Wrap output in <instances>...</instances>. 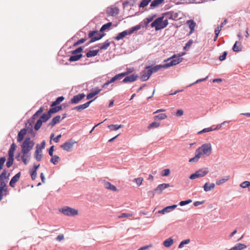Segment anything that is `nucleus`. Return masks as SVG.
Masks as SVG:
<instances>
[{
  "label": "nucleus",
  "instance_id": "14",
  "mask_svg": "<svg viewBox=\"0 0 250 250\" xmlns=\"http://www.w3.org/2000/svg\"><path fill=\"white\" fill-rule=\"evenodd\" d=\"M103 35H100L97 31H90L88 34L89 38L91 39L90 41V43L100 40L103 37Z\"/></svg>",
  "mask_w": 250,
  "mask_h": 250
},
{
  "label": "nucleus",
  "instance_id": "56",
  "mask_svg": "<svg viewBox=\"0 0 250 250\" xmlns=\"http://www.w3.org/2000/svg\"><path fill=\"white\" fill-rule=\"evenodd\" d=\"M229 121H224L223 123H222L221 124L218 125L216 126V127H213V129H214V130L219 129L222 127V125H224L226 123H229Z\"/></svg>",
  "mask_w": 250,
  "mask_h": 250
},
{
  "label": "nucleus",
  "instance_id": "40",
  "mask_svg": "<svg viewBox=\"0 0 250 250\" xmlns=\"http://www.w3.org/2000/svg\"><path fill=\"white\" fill-rule=\"evenodd\" d=\"M14 157L12 156H9L8 161L6 162V165L7 167H10L13 164Z\"/></svg>",
  "mask_w": 250,
  "mask_h": 250
},
{
  "label": "nucleus",
  "instance_id": "8",
  "mask_svg": "<svg viewBox=\"0 0 250 250\" xmlns=\"http://www.w3.org/2000/svg\"><path fill=\"white\" fill-rule=\"evenodd\" d=\"M45 141H43L41 145L40 146L37 144L36 147V150L34 153V157L35 159L38 161H40L42 158V149L45 147Z\"/></svg>",
  "mask_w": 250,
  "mask_h": 250
},
{
  "label": "nucleus",
  "instance_id": "31",
  "mask_svg": "<svg viewBox=\"0 0 250 250\" xmlns=\"http://www.w3.org/2000/svg\"><path fill=\"white\" fill-rule=\"evenodd\" d=\"M82 57V54H75L71 56L69 59L70 62H75L78 61Z\"/></svg>",
  "mask_w": 250,
  "mask_h": 250
},
{
  "label": "nucleus",
  "instance_id": "15",
  "mask_svg": "<svg viewBox=\"0 0 250 250\" xmlns=\"http://www.w3.org/2000/svg\"><path fill=\"white\" fill-rule=\"evenodd\" d=\"M119 9L117 7L111 6L107 9V13L109 16H115L118 14Z\"/></svg>",
  "mask_w": 250,
  "mask_h": 250
},
{
  "label": "nucleus",
  "instance_id": "44",
  "mask_svg": "<svg viewBox=\"0 0 250 250\" xmlns=\"http://www.w3.org/2000/svg\"><path fill=\"white\" fill-rule=\"evenodd\" d=\"M213 130H214V129H213V126H211L210 127L205 128L202 129V130L199 131L198 134H202L203 133H206V132L212 131Z\"/></svg>",
  "mask_w": 250,
  "mask_h": 250
},
{
  "label": "nucleus",
  "instance_id": "16",
  "mask_svg": "<svg viewBox=\"0 0 250 250\" xmlns=\"http://www.w3.org/2000/svg\"><path fill=\"white\" fill-rule=\"evenodd\" d=\"M169 187L170 185L169 184L164 183L160 184L155 188V191L157 192L158 194H160L165 189Z\"/></svg>",
  "mask_w": 250,
  "mask_h": 250
},
{
  "label": "nucleus",
  "instance_id": "51",
  "mask_svg": "<svg viewBox=\"0 0 250 250\" xmlns=\"http://www.w3.org/2000/svg\"><path fill=\"white\" fill-rule=\"evenodd\" d=\"M5 161H6V158L5 157H2L0 158V170L2 169Z\"/></svg>",
  "mask_w": 250,
  "mask_h": 250
},
{
  "label": "nucleus",
  "instance_id": "50",
  "mask_svg": "<svg viewBox=\"0 0 250 250\" xmlns=\"http://www.w3.org/2000/svg\"><path fill=\"white\" fill-rule=\"evenodd\" d=\"M86 41V39H84V38L81 39V40H78L77 42L74 43L73 44V46H78L79 44L84 43Z\"/></svg>",
  "mask_w": 250,
  "mask_h": 250
},
{
  "label": "nucleus",
  "instance_id": "37",
  "mask_svg": "<svg viewBox=\"0 0 250 250\" xmlns=\"http://www.w3.org/2000/svg\"><path fill=\"white\" fill-rule=\"evenodd\" d=\"M160 123L154 122L148 125L147 128L148 129H151L152 128H158V127L160 126Z\"/></svg>",
  "mask_w": 250,
  "mask_h": 250
},
{
  "label": "nucleus",
  "instance_id": "5",
  "mask_svg": "<svg viewBox=\"0 0 250 250\" xmlns=\"http://www.w3.org/2000/svg\"><path fill=\"white\" fill-rule=\"evenodd\" d=\"M141 26L140 25H137L130 28L128 30L124 31L118 34V35L114 38L115 40L119 41L123 39L127 35H131L134 32L141 29Z\"/></svg>",
  "mask_w": 250,
  "mask_h": 250
},
{
  "label": "nucleus",
  "instance_id": "33",
  "mask_svg": "<svg viewBox=\"0 0 250 250\" xmlns=\"http://www.w3.org/2000/svg\"><path fill=\"white\" fill-rule=\"evenodd\" d=\"M167 118V115L165 113H161L153 117V119L155 120H162L166 119Z\"/></svg>",
  "mask_w": 250,
  "mask_h": 250
},
{
  "label": "nucleus",
  "instance_id": "19",
  "mask_svg": "<svg viewBox=\"0 0 250 250\" xmlns=\"http://www.w3.org/2000/svg\"><path fill=\"white\" fill-rule=\"evenodd\" d=\"M163 68H165V64H164V65H161V64L157 65H155V66H153L152 67H150V66H147L146 68V69L149 68V69H148V70H149V72H151V74H152L153 73L156 72H157L158 71L160 70L161 69H162Z\"/></svg>",
  "mask_w": 250,
  "mask_h": 250
},
{
  "label": "nucleus",
  "instance_id": "54",
  "mask_svg": "<svg viewBox=\"0 0 250 250\" xmlns=\"http://www.w3.org/2000/svg\"><path fill=\"white\" fill-rule=\"evenodd\" d=\"M83 50V48L82 47H80L76 49V50L73 51L72 52V54L73 55L77 54L78 53H81Z\"/></svg>",
  "mask_w": 250,
  "mask_h": 250
},
{
  "label": "nucleus",
  "instance_id": "22",
  "mask_svg": "<svg viewBox=\"0 0 250 250\" xmlns=\"http://www.w3.org/2000/svg\"><path fill=\"white\" fill-rule=\"evenodd\" d=\"M138 75L132 74L130 76L126 77L123 80V82L126 83L128 82H133L135 81L138 78Z\"/></svg>",
  "mask_w": 250,
  "mask_h": 250
},
{
  "label": "nucleus",
  "instance_id": "30",
  "mask_svg": "<svg viewBox=\"0 0 250 250\" xmlns=\"http://www.w3.org/2000/svg\"><path fill=\"white\" fill-rule=\"evenodd\" d=\"M230 178L229 176H227L224 178H221L220 179H218L216 181V184L217 185H221L228 181Z\"/></svg>",
  "mask_w": 250,
  "mask_h": 250
},
{
  "label": "nucleus",
  "instance_id": "18",
  "mask_svg": "<svg viewBox=\"0 0 250 250\" xmlns=\"http://www.w3.org/2000/svg\"><path fill=\"white\" fill-rule=\"evenodd\" d=\"M21 176V173L20 172L14 176L9 182V186L12 188L15 187V184L19 180Z\"/></svg>",
  "mask_w": 250,
  "mask_h": 250
},
{
  "label": "nucleus",
  "instance_id": "9",
  "mask_svg": "<svg viewBox=\"0 0 250 250\" xmlns=\"http://www.w3.org/2000/svg\"><path fill=\"white\" fill-rule=\"evenodd\" d=\"M31 140L30 138H26L21 146L22 148L21 152L23 154H27L30 151L31 149Z\"/></svg>",
  "mask_w": 250,
  "mask_h": 250
},
{
  "label": "nucleus",
  "instance_id": "61",
  "mask_svg": "<svg viewBox=\"0 0 250 250\" xmlns=\"http://www.w3.org/2000/svg\"><path fill=\"white\" fill-rule=\"evenodd\" d=\"M132 216V214L123 213L119 217V218H124V217H131Z\"/></svg>",
  "mask_w": 250,
  "mask_h": 250
},
{
  "label": "nucleus",
  "instance_id": "28",
  "mask_svg": "<svg viewBox=\"0 0 250 250\" xmlns=\"http://www.w3.org/2000/svg\"><path fill=\"white\" fill-rule=\"evenodd\" d=\"M187 23L188 25L190 30L189 32V34H191L193 32L194 30V28L196 26V23L193 20H189L187 21Z\"/></svg>",
  "mask_w": 250,
  "mask_h": 250
},
{
  "label": "nucleus",
  "instance_id": "13",
  "mask_svg": "<svg viewBox=\"0 0 250 250\" xmlns=\"http://www.w3.org/2000/svg\"><path fill=\"white\" fill-rule=\"evenodd\" d=\"M66 116V114H63V116L61 118L60 115H57L54 117L51 122L48 124V126L52 128L56 124L60 123Z\"/></svg>",
  "mask_w": 250,
  "mask_h": 250
},
{
  "label": "nucleus",
  "instance_id": "12",
  "mask_svg": "<svg viewBox=\"0 0 250 250\" xmlns=\"http://www.w3.org/2000/svg\"><path fill=\"white\" fill-rule=\"evenodd\" d=\"M171 60V61L165 64V68H167L169 67L175 65L182 61L183 59L179 57H177L175 55L172 56L170 59H168V60Z\"/></svg>",
  "mask_w": 250,
  "mask_h": 250
},
{
  "label": "nucleus",
  "instance_id": "29",
  "mask_svg": "<svg viewBox=\"0 0 250 250\" xmlns=\"http://www.w3.org/2000/svg\"><path fill=\"white\" fill-rule=\"evenodd\" d=\"M173 239L170 237L164 241L163 245L165 247L168 248L173 244Z\"/></svg>",
  "mask_w": 250,
  "mask_h": 250
},
{
  "label": "nucleus",
  "instance_id": "24",
  "mask_svg": "<svg viewBox=\"0 0 250 250\" xmlns=\"http://www.w3.org/2000/svg\"><path fill=\"white\" fill-rule=\"evenodd\" d=\"M151 75V72H149L148 70H145L143 72V75L141 77V79L142 81H146L149 79Z\"/></svg>",
  "mask_w": 250,
  "mask_h": 250
},
{
  "label": "nucleus",
  "instance_id": "62",
  "mask_svg": "<svg viewBox=\"0 0 250 250\" xmlns=\"http://www.w3.org/2000/svg\"><path fill=\"white\" fill-rule=\"evenodd\" d=\"M56 240L58 241H61L63 239H64V235L63 234H60L56 238Z\"/></svg>",
  "mask_w": 250,
  "mask_h": 250
},
{
  "label": "nucleus",
  "instance_id": "52",
  "mask_svg": "<svg viewBox=\"0 0 250 250\" xmlns=\"http://www.w3.org/2000/svg\"><path fill=\"white\" fill-rule=\"evenodd\" d=\"M8 193V190L0 188V196L3 198V196H6Z\"/></svg>",
  "mask_w": 250,
  "mask_h": 250
},
{
  "label": "nucleus",
  "instance_id": "63",
  "mask_svg": "<svg viewBox=\"0 0 250 250\" xmlns=\"http://www.w3.org/2000/svg\"><path fill=\"white\" fill-rule=\"evenodd\" d=\"M183 114H184V111L182 109L177 110V111L176 113V115L178 117L181 116L182 115H183Z\"/></svg>",
  "mask_w": 250,
  "mask_h": 250
},
{
  "label": "nucleus",
  "instance_id": "57",
  "mask_svg": "<svg viewBox=\"0 0 250 250\" xmlns=\"http://www.w3.org/2000/svg\"><path fill=\"white\" fill-rule=\"evenodd\" d=\"M170 173V170L169 169H165L163 170V173L162 174L163 176H168Z\"/></svg>",
  "mask_w": 250,
  "mask_h": 250
},
{
  "label": "nucleus",
  "instance_id": "47",
  "mask_svg": "<svg viewBox=\"0 0 250 250\" xmlns=\"http://www.w3.org/2000/svg\"><path fill=\"white\" fill-rule=\"evenodd\" d=\"M111 25H112V23L110 22H108L106 24L103 25L100 29V31L103 32V31L105 30L106 29H108L109 27H110Z\"/></svg>",
  "mask_w": 250,
  "mask_h": 250
},
{
  "label": "nucleus",
  "instance_id": "59",
  "mask_svg": "<svg viewBox=\"0 0 250 250\" xmlns=\"http://www.w3.org/2000/svg\"><path fill=\"white\" fill-rule=\"evenodd\" d=\"M227 55V52H224L223 53V54L219 57L220 61H224L226 59Z\"/></svg>",
  "mask_w": 250,
  "mask_h": 250
},
{
  "label": "nucleus",
  "instance_id": "10",
  "mask_svg": "<svg viewBox=\"0 0 250 250\" xmlns=\"http://www.w3.org/2000/svg\"><path fill=\"white\" fill-rule=\"evenodd\" d=\"M76 143H77V142L72 139H70L62 144L60 147L63 150L68 152L72 150L74 145Z\"/></svg>",
  "mask_w": 250,
  "mask_h": 250
},
{
  "label": "nucleus",
  "instance_id": "11",
  "mask_svg": "<svg viewBox=\"0 0 250 250\" xmlns=\"http://www.w3.org/2000/svg\"><path fill=\"white\" fill-rule=\"evenodd\" d=\"M208 172L207 168L201 169L196 171L194 173L192 174L189 178L190 179H195L197 178L203 177L206 175Z\"/></svg>",
  "mask_w": 250,
  "mask_h": 250
},
{
  "label": "nucleus",
  "instance_id": "58",
  "mask_svg": "<svg viewBox=\"0 0 250 250\" xmlns=\"http://www.w3.org/2000/svg\"><path fill=\"white\" fill-rule=\"evenodd\" d=\"M156 191H155V189L153 190L149 191L147 192L148 196L150 198H153L155 195V192Z\"/></svg>",
  "mask_w": 250,
  "mask_h": 250
},
{
  "label": "nucleus",
  "instance_id": "42",
  "mask_svg": "<svg viewBox=\"0 0 250 250\" xmlns=\"http://www.w3.org/2000/svg\"><path fill=\"white\" fill-rule=\"evenodd\" d=\"M60 159V158L58 156L54 155L52 157L51 159H50V162L54 165H56L58 163Z\"/></svg>",
  "mask_w": 250,
  "mask_h": 250
},
{
  "label": "nucleus",
  "instance_id": "45",
  "mask_svg": "<svg viewBox=\"0 0 250 250\" xmlns=\"http://www.w3.org/2000/svg\"><path fill=\"white\" fill-rule=\"evenodd\" d=\"M155 17H156V16L154 15L153 16H149V17L146 18L144 20V22L146 23V26L149 23L151 22L153 20L154 18Z\"/></svg>",
  "mask_w": 250,
  "mask_h": 250
},
{
  "label": "nucleus",
  "instance_id": "32",
  "mask_svg": "<svg viewBox=\"0 0 250 250\" xmlns=\"http://www.w3.org/2000/svg\"><path fill=\"white\" fill-rule=\"evenodd\" d=\"M64 99V98L63 96L59 97L56 100V101H55L54 102H53L52 103V104L51 105V107H53V106H55L56 105H57L60 103H61L62 101H63Z\"/></svg>",
  "mask_w": 250,
  "mask_h": 250
},
{
  "label": "nucleus",
  "instance_id": "26",
  "mask_svg": "<svg viewBox=\"0 0 250 250\" xmlns=\"http://www.w3.org/2000/svg\"><path fill=\"white\" fill-rule=\"evenodd\" d=\"M93 101V100H91L84 104L80 105L78 106L75 107L74 109H77L78 111H81L83 109H84L88 107L90 104Z\"/></svg>",
  "mask_w": 250,
  "mask_h": 250
},
{
  "label": "nucleus",
  "instance_id": "36",
  "mask_svg": "<svg viewBox=\"0 0 250 250\" xmlns=\"http://www.w3.org/2000/svg\"><path fill=\"white\" fill-rule=\"evenodd\" d=\"M99 52V50H90L86 53V57L88 58L94 57L96 56Z\"/></svg>",
  "mask_w": 250,
  "mask_h": 250
},
{
  "label": "nucleus",
  "instance_id": "21",
  "mask_svg": "<svg viewBox=\"0 0 250 250\" xmlns=\"http://www.w3.org/2000/svg\"><path fill=\"white\" fill-rule=\"evenodd\" d=\"M164 17H166V19L168 20V19H172L174 20L176 19L178 17V14L176 13H175L173 11H170L168 12L165 13L163 14Z\"/></svg>",
  "mask_w": 250,
  "mask_h": 250
},
{
  "label": "nucleus",
  "instance_id": "55",
  "mask_svg": "<svg viewBox=\"0 0 250 250\" xmlns=\"http://www.w3.org/2000/svg\"><path fill=\"white\" fill-rule=\"evenodd\" d=\"M26 154H23L22 156H21L22 161L25 165H26L29 162V161L27 159Z\"/></svg>",
  "mask_w": 250,
  "mask_h": 250
},
{
  "label": "nucleus",
  "instance_id": "60",
  "mask_svg": "<svg viewBox=\"0 0 250 250\" xmlns=\"http://www.w3.org/2000/svg\"><path fill=\"white\" fill-rule=\"evenodd\" d=\"M54 146H52L50 147V148L48 150V153H49V155L51 157H53V151H54Z\"/></svg>",
  "mask_w": 250,
  "mask_h": 250
},
{
  "label": "nucleus",
  "instance_id": "3",
  "mask_svg": "<svg viewBox=\"0 0 250 250\" xmlns=\"http://www.w3.org/2000/svg\"><path fill=\"white\" fill-rule=\"evenodd\" d=\"M164 18L165 17L163 15L162 16L158 18L151 23V26L155 27L156 31L165 28L168 25V22L167 19L165 20Z\"/></svg>",
  "mask_w": 250,
  "mask_h": 250
},
{
  "label": "nucleus",
  "instance_id": "35",
  "mask_svg": "<svg viewBox=\"0 0 250 250\" xmlns=\"http://www.w3.org/2000/svg\"><path fill=\"white\" fill-rule=\"evenodd\" d=\"M110 44V42L107 40L104 43L101 44L99 48L101 50H105L109 46Z\"/></svg>",
  "mask_w": 250,
  "mask_h": 250
},
{
  "label": "nucleus",
  "instance_id": "43",
  "mask_svg": "<svg viewBox=\"0 0 250 250\" xmlns=\"http://www.w3.org/2000/svg\"><path fill=\"white\" fill-rule=\"evenodd\" d=\"M151 1V0H142L140 3L139 7L144 8L147 6Z\"/></svg>",
  "mask_w": 250,
  "mask_h": 250
},
{
  "label": "nucleus",
  "instance_id": "7",
  "mask_svg": "<svg viewBox=\"0 0 250 250\" xmlns=\"http://www.w3.org/2000/svg\"><path fill=\"white\" fill-rule=\"evenodd\" d=\"M27 124H29V126L27 127V129L24 128L21 129L20 131L19 132L17 136V141L18 142H21L23 140L24 136L27 133V130H28V133L31 132V127H30V126H31V119L28 120Z\"/></svg>",
  "mask_w": 250,
  "mask_h": 250
},
{
  "label": "nucleus",
  "instance_id": "53",
  "mask_svg": "<svg viewBox=\"0 0 250 250\" xmlns=\"http://www.w3.org/2000/svg\"><path fill=\"white\" fill-rule=\"evenodd\" d=\"M191 202H192V200H190V199H189V200H188L183 201L180 202V203H179V205L181 206H183L187 205V204H188L189 203H190Z\"/></svg>",
  "mask_w": 250,
  "mask_h": 250
},
{
  "label": "nucleus",
  "instance_id": "25",
  "mask_svg": "<svg viewBox=\"0 0 250 250\" xmlns=\"http://www.w3.org/2000/svg\"><path fill=\"white\" fill-rule=\"evenodd\" d=\"M102 89H96L95 90H92L90 93L88 94L86 96L87 99L89 100L92 98L93 97L98 94L101 91Z\"/></svg>",
  "mask_w": 250,
  "mask_h": 250
},
{
  "label": "nucleus",
  "instance_id": "49",
  "mask_svg": "<svg viewBox=\"0 0 250 250\" xmlns=\"http://www.w3.org/2000/svg\"><path fill=\"white\" fill-rule=\"evenodd\" d=\"M144 181V179L142 177H139L137 178H135L134 180V181L136 183V184L140 186L142 185L143 181Z\"/></svg>",
  "mask_w": 250,
  "mask_h": 250
},
{
  "label": "nucleus",
  "instance_id": "39",
  "mask_svg": "<svg viewBox=\"0 0 250 250\" xmlns=\"http://www.w3.org/2000/svg\"><path fill=\"white\" fill-rule=\"evenodd\" d=\"M123 127V125H108V127L111 130H117L119 129L120 128H122Z\"/></svg>",
  "mask_w": 250,
  "mask_h": 250
},
{
  "label": "nucleus",
  "instance_id": "64",
  "mask_svg": "<svg viewBox=\"0 0 250 250\" xmlns=\"http://www.w3.org/2000/svg\"><path fill=\"white\" fill-rule=\"evenodd\" d=\"M152 247V245L151 244H150V245H149L147 246L142 247L140 248V249H139L138 250H147V249L151 248Z\"/></svg>",
  "mask_w": 250,
  "mask_h": 250
},
{
  "label": "nucleus",
  "instance_id": "2",
  "mask_svg": "<svg viewBox=\"0 0 250 250\" xmlns=\"http://www.w3.org/2000/svg\"><path fill=\"white\" fill-rule=\"evenodd\" d=\"M62 109L61 105L51 107L46 113L42 114L37 120L34 126L35 130H38L42 126L43 123L46 122L51 117V115L58 112Z\"/></svg>",
  "mask_w": 250,
  "mask_h": 250
},
{
  "label": "nucleus",
  "instance_id": "6",
  "mask_svg": "<svg viewBox=\"0 0 250 250\" xmlns=\"http://www.w3.org/2000/svg\"><path fill=\"white\" fill-rule=\"evenodd\" d=\"M60 211L63 214L68 216H76L79 213L77 209L67 206L61 208Z\"/></svg>",
  "mask_w": 250,
  "mask_h": 250
},
{
  "label": "nucleus",
  "instance_id": "1",
  "mask_svg": "<svg viewBox=\"0 0 250 250\" xmlns=\"http://www.w3.org/2000/svg\"><path fill=\"white\" fill-rule=\"evenodd\" d=\"M212 153V146L210 143H205L198 148L195 152V156L189 160V163H196L200 158L208 157Z\"/></svg>",
  "mask_w": 250,
  "mask_h": 250
},
{
  "label": "nucleus",
  "instance_id": "46",
  "mask_svg": "<svg viewBox=\"0 0 250 250\" xmlns=\"http://www.w3.org/2000/svg\"><path fill=\"white\" fill-rule=\"evenodd\" d=\"M250 186V182L248 181H245L240 184V186L243 188H245L249 187Z\"/></svg>",
  "mask_w": 250,
  "mask_h": 250
},
{
  "label": "nucleus",
  "instance_id": "48",
  "mask_svg": "<svg viewBox=\"0 0 250 250\" xmlns=\"http://www.w3.org/2000/svg\"><path fill=\"white\" fill-rule=\"evenodd\" d=\"M189 242H190V239H186V240L182 241L180 243L179 245L178 246V248L179 249L182 248L184 247V245L188 244L189 243Z\"/></svg>",
  "mask_w": 250,
  "mask_h": 250
},
{
  "label": "nucleus",
  "instance_id": "23",
  "mask_svg": "<svg viewBox=\"0 0 250 250\" xmlns=\"http://www.w3.org/2000/svg\"><path fill=\"white\" fill-rule=\"evenodd\" d=\"M104 187L109 190L113 191H117L118 189L113 185L111 184L109 182H104Z\"/></svg>",
  "mask_w": 250,
  "mask_h": 250
},
{
  "label": "nucleus",
  "instance_id": "38",
  "mask_svg": "<svg viewBox=\"0 0 250 250\" xmlns=\"http://www.w3.org/2000/svg\"><path fill=\"white\" fill-rule=\"evenodd\" d=\"M44 111V108L41 106L40 109L33 115L32 119H35L37 117L40 116L43 111Z\"/></svg>",
  "mask_w": 250,
  "mask_h": 250
},
{
  "label": "nucleus",
  "instance_id": "4",
  "mask_svg": "<svg viewBox=\"0 0 250 250\" xmlns=\"http://www.w3.org/2000/svg\"><path fill=\"white\" fill-rule=\"evenodd\" d=\"M133 71H134V68H133V67L127 68L126 69V71L115 75L110 81H109L107 82L106 83H104L103 84V85L102 86V87L105 88L110 83H113L114 82H115V81H116L117 80H118L119 79H120L126 75H127L131 73Z\"/></svg>",
  "mask_w": 250,
  "mask_h": 250
},
{
  "label": "nucleus",
  "instance_id": "41",
  "mask_svg": "<svg viewBox=\"0 0 250 250\" xmlns=\"http://www.w3.org/2000/svg\"><path fill=\"white\" fill-rule=\"evenodd\" d=\"M238 43V42H236L232 47V50L234 52H239L242 50L240 43H239V45H237Z\"/></svg>",
  "mask_w": 250,
  "mask_h": 250
},
{
  "label": "nucleus",
  "instance_id": "20",
  "mask_svg": "<svg viewBox=\"0 0 250 250\" xmlns=\"http://www.w3.org/2000/svg\"><path fill=\"white\" fill-rule=\"evenodd\" d=\"M215 187V185L214 183H210L209 182H206L203 186L204 190L206 192H208L214 189Z\"/></svg>",
  "mask_w": 250,
  "mask_h": 250
},
{
  "label": "nucleus",
  "instance_id": "27",
  "mask_svg": "<svg viewBox=\"0 0 250 250\" xmlns=\"http://www.w3.org/2000/svg\"><path fill=\"white\" fill-rule=\"evenodd\" d=\"M164 2V0H154L151 2L150 7L153 8L158 7L163 4Z\"/></svg>",
  "mask_w": 250,
  "mask_h": 250
},
{
  "label": "nucleus",
  "instance_id": "17",
  "mask_svg": "<svg viewBox=\"0 0 250 250\" xmlns=\"http://www.w3.org/2000/svg\"><path fill=\"white\" fill-rule=\"evenodd\" d=\"M85 96V95L84 93H81L75 95L71 99V103L73 104H77L84 98Z\"/></svg>",
  "mask_w": 250,
  "mask_h": 250
},
{
  "label": "nucleus",
  "instance_id": "34",
  "mask_svg": "<svg viewBox=\"0 0 250 250\" xmlns=\"http://www.w3.org/2000/svg\"><path fill=\"white\" fill-rule=\"evenodd\" d=\"M16 145L14 143H13L11 145L10 148L8 151V155L9 156H14V151L16 149Z\"/></svg>",
  "mask_w": 250,
  "mask_h": 250
}]
</instances>
